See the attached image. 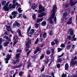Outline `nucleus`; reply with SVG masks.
<instances>
[{
	"instance_id": "51",
	"label": "nucleus",
	"mask_w": 77,
	"mask_h": 77,
	"mask_svg": "<svg viewBox=\"0 0 77 77\" xmlns=\"http://www.w3.org/2000/svg\"><path fill=\"white\" fill-rule=\"evenodd\" d=\"M60 47H62V48H63V47H65V45H64V44H62L61 45H60Z\"/></svg>"
},
{
	"instance_id": "38",
	"label": "nucleus",
	"mask_w": 77,
	"mask_h": 77,
	"mask_svg": "<svg viewBox=\"0 0 77 77\" xmlns=\"http://www.w3.org/2000/svg\"><path fill=\"white\" fill-rule=\"evenodd\" d=\"M49 62V60L47 59L46 61H45L44 62L45 64H46V65H47V63H48V62Z\"/></svg>"
},
{
	"instance_id": "15",
	"label": "nucleus",
	"mask_w": 77,
	"mask_h": 77,
	"mask_svg": "<svg viewBox=\"0 0 77 77\" xmlns=\"http://www.w3.org/2000/svg\"><path fill=\"white\" fill-rule=\"evenodd\" d=\"M54 41L55 44H56L57 45H59V41H58L57 39L55 38L54 39Z\"/></svg>"
},
{
	"instance_id": "31",
	"label": "nucleus",
	"mask_w": 77,
	"mask_h": 77,
	"mask_svg": "<svg viewBox=\"0 0 77 77\" xmlns=\"http://www.w3.org/2000/svg\"><path fill=\"white\" fill-rule=\"evenodd\" d=\"M44 54H42V55L40 56V60H42V59L44 58Z\"/></svg>"
},
{
	"instance_id": "58",
	"label": "nucleus",
	"mask_w": 77,
	"mask_h": 77,
	"mask_svg": "<svg viewBox=\"0 0 77 77\" xmlns=\"http://www.w3.org/2000/svg\"><path fill=\"white\" fill-rule=\"evenodd\" d=\"M4 45L5 47H7V46H8V45L6 44V43H4Z\"/></svg>"
},
{
	"instance_id": "2",
	"label": "nucleus",
	"mask_w": 77,
	"mask_h": 77,
	"mask_svg": "<svg viewBox=\"0 0 77 77\" xmlns=\"http://www.w3.org/2000/svg\"><path fill=\"white\" fill-rule=\"evenodd\" d=\"M77 59V56H75L74 58L71 59L70 62V66L72 67H74L77 63V61L75 60Z\"/></svg>"
},
{
	"instance_id": "36",
	"label": "nucleus",
	"mask_w": 77,
	"mask_h": 77,
	"mask_svg": "<svg viewBox=\"0 0 77 77\" xmlns=\"http://www.w3.org/2000/svg\"><path fill=\"white\" fill-rule=\"evenodd\" d=\"M46 53L47 54H50L51 53V51L48 50L47 51Z\"/></svg>"
},
{
	"instance_id": "34",
	"label": "nucleus",
	"mask_w": 77,
	"mask_h": 77,
	"mask_svg": "<svg viewBox=\"0 0 77 77\" xmlns=\"http://www.w3.org/2000/svg\"><path fill=\"white\" fill-rule=\"evenodd\" d=\"M32 17L33 20H35L36 19V15L35 14H33L32 15Z\"/></svg>"
},
{
	"instance_id": "33",
	"label": "nucleus",
	"mask_w": 77,
	"mask_h": 77,
	"mask_svg": "<svg viewBox=\"0 0 77 77\" xmlns=\"http://www.w3.org/2000/svg\"><path fill=\"white\" fill-rule=\"evenodd\" d=\"M39 42V38H37L35 42V44H37Z\"/></svg>"
},
{
	"instance_id": "3",
	"label": "nucleus",
	"mask_w": 77,
	"mask_h": 77,
	"mask_svg": "<svg viewBox=\"0 0 77 77\" xmlns=\"http://www.w3.org/2000/svg\"><path fill=\"white\" fill-rule=\"evenodd\" d=\"M16 57L15 58V60L16 61H15V60H14L12 61V63L13 64H16L17 63V62H19V57H20V54L17 53L16 54Z\"/></svg>"
},
{
	"instance_id": "35",
	"label": "nucleus",
	"mask_w": 77,
	"mask_h": 77,
	"mask_svg": "<svg viewBox=\"0 0 77 77\" xmlns=\"http://www.w3.org/2000/svg\"><path fill=\"white\" fill-rule=\"evenodd\" d=\"M57 50L58 51V52H60V51H62V50H63V49L62 48H57Z\"/></svg>"
},
{
	"instance_id": "56",
	"label": "nucleus",
	"mask_w": 77,
	"mask_h": 77,
	"mask_svg": "<svg viewBox=\"0 0 77 77\" xmlns=\"http://www.w3.org/2000/svg\"><path fill=\"white\" fill-rule=\"evenodd\" d=\"M30 29H31V26H30L29 28L28 31H27V33H29V30Z\"/></svg>"
},
{
	"instance_id": "22",
	"label": "nucleus",
	"mask_w": 77,
	"mask_h": 77,
	"mask_svg": "<svg viewBox=\"0 0 77 77\" xmlns=\"http://www.w3.org/2000/svg\"><path fill=\"white\" fill-rule=\"evenodd\" d=\"M36 50L38 51H40L39 53H41V48H39L38 47H37V48L36 49Z\"/></svg>"
},
{
	"instance_id": "55",
	"label": "nucleus",
	"mask_w": 77,
	"mask_h": 77,
	"mask_svg": "<svg viewBox=\"0 0 77 77\" xmlns=\"http://www.w3.org/2000/svg\"><path fill=\"white\" fill-rule=\"evenodd\" d=\"M64 54V53L63 52V53L61 55L58 56V57H62L63 56Z\"/></svg>"
},
{
	"instance_id": "60",
	"label": "nucleus",
	"mask_w": 77,
	"mask_h": 77,
	"mask_svg": "<svg viewBox=\"0 0 77 77\" xmlns=\"http://www.w3.org/2000/svg\"><path fill=\"white\" fill-rule=\"evenodd\" d=\"M18 67H17V66H14L13 67V69H15V68H17Z\"/></svg>"
},
{
	"instance_id": "21",
	"label": "nucleus",
	"mask_w": 77,
	"mask_h": 77,
	"mask_svg": "<svg viewBox=\"0 0 77 77\" xmlns=\"http://www.w3.org/2000/svg\"><path fill=\"white\" fill-rule=\"evenodd\" d=\"M24 74V72H20L19 73V75H20V77H21V76H22V75Z\"/></svg>"
},
{
	"instance_id": "10",
	"label": "nucleus",
	"mask_w": 77,
	"mask_h": 77,
	"mask_svg": "<svg viewBox=\"0 0 77 77\" xmlns=\"http://www.w3.org/2000/svg\"><path fill=\"white\" fill-rule=\"evenodd\" d=\"M30 42H31V40H29L28 42H26L25 45L27 48H29L30 47L29 46V44H30Z\"/></svg>"
},
{
	"instance_id": "12",
	"label": "nucleus",
	"mask_w": 77,
	"mask_h": 77,
	"mask_svg": "<svg viewBox=\"0 0 77 77\" xmlns=\"http://www.w3.org/2000/svg\"><path fill=\"white\" fill-rule=\"evenodd\" d=\"M4 38L6 39L7 41H9L10 42L11 41V38H9L7 36H4Z\"/></svg>"
},
{
	"instance_id": "57",
	"label": "nucleus",
	"mask_w": 77,
	"mask_h": 77,
	"mask_svg": "<svg viewBox=\"0 0 77 77\" xmlns=\"http://www.w3.org/2000/svg\"><path fill=\"white\" fill-rule=\"evenodd\" d=\"M19 36H21V37H23V36L22 35V34H21V33L20 32V33H19Z\"/></svg>"
},
{
	"instance_id": "50",
	"label": "nucleus",
	"mask_w": 77,
	"mask_h": 77,
	"mask_svg": "<svg viewBox=\"0 0 77 77\" xmlns=\"http://www.w3.org/2000/svg\"><path fill=\"white\" fill-rule=\"evenodd\" d=\"M61 59L60 58H59L57 60V62H61Z\"/></svg>"
},
{
	"instance_id": "45",
	"label": "nucleus",
	"mask_w": 77,
	"mask_h": 77,
	"mask_svg": "<svg viewBox=\"0 0 77 77\" xmlns=\"http://www.w3.org/2000/svg\"><path fill=\"white\" fill-rule=\"evenodd\" d=\"M23 66V64H20L19 65L17 66V68H20V67H21Z\"/></svg>"
},
{
	"instance_id": "37",
	"label": "nucleus",
	"mask_w": 77,
	"mask_h": 77,
	"mask_svg": "<svg viewBox=\"0 0 77 77\" xmlns=\"http://www.w3.org/2000/svg\"><path fill=\"white\" fill-rule=\"evenodd\" d=\"M55 44L56 43H55V42H54L52 41L51 42V45L52 46H54V45H55Z\"/></svg>"
},
{
	"instance_id": "43",
	"label": "nucleus",
	"mask_w": 77,
	"mask_h": 77,
	"mask_svg": "<svg viewBox=\"0 0 77 77\" xmlns=\"http://www.w3.org/2000/svg\"><path fill=\"white\" fill-rule=\"evenodd\" d=\"M5 63H8V62H9L8 60H8V59L7 58H5Z\"/></svg>"
},
{
	"instance_id": "30",
	"label": "nucleus",
	"mask_w": 77,
	"mask_h": 77,
	"mask_svg": "<svg viewBox=\"0 0 77 77\" xmlns=\"http://www.w3.org/2000/svg\"><path fill=\"white\" fill-rule=\"evenodd\" d=\"M34 25L35 26V28H38V27L40 26L37 23L35 24Z\"/></svg>"
},
{
	"instance_id": "63",
	"label": "nucleus",
	"mask_w": 77,
	"mask_h": 77,
	"mask_svg": "<svg viewBox=\"0 0 77 77\" xmlns=\"http://www.w3.org/2000/svg\"><path fill=\"white\" fill-rule=\"evenodd\" d=\"M72 39L74 41H76V38H75V37H72Z\"/></svg>"
},
{
	"instance_id": "16",
	"label": "nucleus",
	"mask_w": 77,
	"mask_h": 77,
	"mask_svg": "<svg viewBox=\"0 0 77 77\" xmlns=\"http://www.w3.org/2000/svg\"><path fill=\"white\" fill-rule=\"evenodd\" d=\"M44 15H45V13L43 12L41 13L40 14H38V17H42Z\"/></svg>"
},
{
	"instance_id": "32",
	"label": "nucleus",
	"mask_w": 77,
	"mask_h": 77,
	"mask_svg": "<svg viewBox=\"0 0 77 77\" xmlns=\"http://www.w3.org/2000/svg\"><path fill=\"white\" fill-rule=\"evenodd\" d=\"M47 36V33L45 32L43 35V38H45Z\"/></svg>"
},
{
	"instance_id": "39",
	"label": "nucleus",
	"mask_w": 77,
	"mask_h": 77,
	"mask_svg": "<svg viewBox=\"0 0 77 77\" xmlns=\"http://www.w3.org/2000/svg\"><path fill=\"white\" fill-rule=\"evenodd\" d=\"M8 8L9 9H12V4H10L9 5L8 7Z\"/></svg>"
},
{
	"instance_id": "48",
	"label": "nucleus",
	"mask_w": 77,
	"mask_h": 77,
	"mask_svg": "<svg viewBox=\"0 0 77 77\" xmlns=\"http://www.w3.org/2000/svg\"><path fill=\"white\" fill-rule=\"evenodd\" d=\"M51 51L52 53H54V49L52 48L51 49Z\"/></svg>"
},
{
	"instance_id": "20",
	"label": "nucleus",
	"mask_w": 77,
	"mask_h": 77,
	"mask_svg": "<svg viewBox=\"0 0 77 77\" xmlns=\"http://www.w3.org/2000/svg\"><path fill=\"white\" fill-rule=\"evenodd\" d=\"M15 23L16 26H17V27H19V26H20V24L17 22H15Z\"/></svg>"
},
{
	"instance_id": "28",
	"label": "nucleus",
	"mask_w": 77,
	"mask_h": 77,
	"mask_svg": "<svg viewBox=\"0 0 77 77\" xmlns=\"http://www.w3.org/2000/svg\"><path fill=\"white\" fill-rule=\"evenodd\" d=\"M67 15V13L65 12L63 14V18H66V17Z\"/></svg>"
},
{
	"instance_id": "9",
	"label": "nucleus",
	"mask_w": 77,
	"mask_h": 77,
	"mask_svg": "<svg viewBox=\"0 0 77 77\" xmlns=\"http://www.w3.org/2000/svg\"><path fill=\"white\" fill-rule=\"evenodd\" d=\"M11 14L13 16V18H15L17 16V15L18 14V12L16 11H13L12 13Z\"/></svg>"
},
{
	"instance_id": "49",
	"label": "nucleus",
	"mask_w": 77,
	"mask_h": 77,
	"mask_svg": "<svg viewBox=\"0 0 77 77\" xmlns=\"http://www.w3.org/2000/svg\"><path fill=\"white\" fill-rule=\"evenodd\" d=\"M12 9H14L15 8V5L13 4L12 6Z\"/></svg>"
},
{
	"instance_id": "25",
	"label": "nucleus",
	"mask_w": 77,
	"mask_h": 77,
	"mask_svg": "<svg viewBox=\"0 0 77 77\" xmlns=\"http://www.w3.org/2000/svg\"><path fill=\"white\" fill-rule=\"evenodd\" d=\"M11 55L8 54L7 56V58L6 59H7L8 60H9L10 59V58H11Z\"/></svg>"
},
{
	"instance_id": "17",
	"label": "nucleus",
	"mask_w": 77,
	"mask_h": 77,
	"mask_svg": "<svg viewBox=\"0 0 77 77\" xmlns=\"http://www.w3.org/2000/svg\"><path fill=\"white\" fill-rule=\"evenodd\" d=\"M69 68V66H68V64L66 63L65 65V70H67Z\"/></svg>"
},
{
	"instance_id": "18",
	"label": "nucleus",
	"mask_w": 77,
	"mask_h": 77,
	"mask_svg": "<svg viewBox=\"0 0 77 77\" xmlns=\"http://www.w3.org/2000/svg\"><path fill=\"white\" fill-rule=\"evenodd\" d=\"M35 32V30L34 29H32L30 30L29 34L30 35H33V33Z\"/></svg>"
},
{
	"instance_id": "40",
	"label": "nucleus",
	"mask_w": 77,
	"mask_h": 77,
	"mask_svg": "<svg viewBox=\"0 0 77 77\" xmlns=\"http://www.w3.org/2000/svg\"><path fill=\"white\" fill-rule=\"evenodd\" d=\"M70 47H71V45H68L67 46L66 49H67V50H69V49L70 48Z\"/></svg>"
},
{
	"instance_id": "59",
	"label": "nucleus",
	"mask_w": 77,
	"mask_h": 77,
	"mask_svg": "<svg viewBox=\"0 0 77 77\" xmlns=\"http://www.w3.org/2000/svg\"><path fill=\"white\" fill-rule=\"evenodd\" d=\"M75 45H72V48H73V49H74V48H75Z\"/></svg>"
},
{
	"instance_id": "1",
	"label": "nucleus",
	"mask_w": 77,
	"mask_h": 77,
	"mask_svg": "<svg viewBox=\"0 0 77 77\" xmlns=\"http://www.w3.org/2000/svg\"><path fill=\"white\" fill-rule=\"evenodd\" d=\"M56 9H57V7L56 5H54L53 6V8L52 10V12H53V13L51 16V18H52V19H54V21H56L57 20V19H56V17L55 16L54 17V16H55V13H56Z\"/></svg>"
},
{
	"instance_id": "23",
	"label": "nucleus",
	"mask_w": 77,
	"mask_h": 77,
	"mask_svg": "<svg viewBox=\"0 0 77 77\" xmlns=\"http://www.w3.org/2000/svg\"><path fill=\"white\" fill-rule=\"evenodd\" d=\"M1 3L2 6L5 5L6 3V1H4L2 2Z\"/></svg>"
},
{
	"instance_id": "8",
	"label": "nucleus",
	"mask_w": 77,
	"mask_h": 77,
	"mask_svg": "<svg viewBox=\"0 0 77 77\" xmlns=\"http://www.w3.org/2000/svg\"><path fill=\"white\" fill-rule=\"evenodd\" d=\"M72 17L69 18L68 21L67 22V24H71L72 23Z\"/></svg>"
},
{
	"instance_id": "19",
	"label": "nucleus",
	"mask_w": 77,
	"mask_h": 77,
	"mask_svg": "<svg viewBox=\"0 0 77 77\" xmlns=\"http://www.w3.org/2000/svg\"><path fill=\"white\" fill-rule=\"evenodd\" d=\"M52 58L53 59H51V61L50 63L48 65V66H50L51 65V64L52 63V62H54V57H52Z\"/></svg>"
},
{
	"instance_id": "44",
	"label": "nucleus",
	"mask_w": 77,
	"mask_h": 77,
	"mask_svg": "<svg viewBox=\"0 0 77 77\" xmlns=\"http://www.w3.org/2000/svg\"><path fill=\"white\" fill-rule=\"evenodd\" d=\"M66 13H68L69 14L70 13V10L69 9H67L66 10Z\"/></svg>"
},
{
	"instance_id": "7",
	"label": "nucleus",
	"mask_w": 77,
	"mask_h": 77,
	"mask_svg": "<svg viewBox=\"0 0 77 77\" xmlns=\"http://www.w3.org/2000/svg\"><path fill=\"white\" fill-rule=\"evenodd\" d=\"M18 12H19V16L17 17V18H20L21 17V16L23 15L22 14H20L21 13V12L23 11V10H21V8H19L17 10Z\"/></svg>"
},
{
	"instance_id": "6",
	"label": "nucleus",
	"mask_w": 77,
	"mask_h": 77,
	"mask_svg": "<svg viewBox=\"0 0 77 77\" xmlns=\"http://www.w3.org/2000/svg\"><path fill=\"white\" fill-rule=\"evenodd\" d=\"M39 9L40 10H39L38 13H41V12L42 11H43V12L44 11V8L42 7V5H39Z\"/></svg>"
},
{
	"instance_id": "29",
	"label": "nucleus",
	"mask_w": 77,
	"mask_h": 77,
	"mask_svg": "<svg viewBox=\"0 0 77 77\" xmlns=\"http://www.w3.org/2000/svg\"><path fill=\"white\" fill-rule=\"evenodd\" d=\"M43 20L42 18H41L40 19H37V23H39L40 21H42Z\"/></svg>"
},
{
	"instance_id": "42",
	"label": "nucleus",
	"mask_w": 77,
	"mask_h": 77,
	"mask_svg": "<svg viewBox=\"0 0 77 77\" xmlns=\"http://www.w3.org/2000/svg\"><path fill=\"white\" fill-rule=\"evenodd\" d=\"M67 38L69 39V40H71V39H72V38L70 35H69L67 36Z\"/></svg>"
},
{
	"instance_id": "64",
	"label": "nucleus",
	"mask_w": 77,
	"mask_h": 77,
	"mask_svg": "<svg viewBox=\"0 0 77 77\" xmlns=\"http://www.w3.org/2000/svg\"><path fill=\"white\" fill-rule=\"evenodd\" d=\"M51 75L52 76V77H54V73L53 72L51 73Z\"/></svg>"
},
{
	"instance_id": "46",
	"label": "nucleus",
	"mask_w": 77,
	"mask_h": 77,
	"mask_svg": "<svg viewBox=\"0 0 77 77\" xmlns=\"http://www.w3.org/2000/svg\"><path fill=\"white\" fill-rule=\"evenodd\" d=\"M62 77H66V74H65L63 73V74L62 75Z\"/></svg>"
},
{
	"instance_id": "41",
	"label": "nucleus",
	"mask_w": 77,
	"mask_h": 77,
	"mask_svg": "<svg viewBox=\"0 0 77 77\" xmlns=\"http://www.w3.org/2000/svg\"><path fill=\"white\" fill-rule=\"evenodd\" d=\"M44 68H45V66H44V65L43 66V68L41 70V72H42V71H44Z\"/></svg>"
},
{
	"instance_id": "61",
	"label": "nucleus",
	"mask_w": 77,
	"mask_h": 77,
	"mask_svg": "<svg viewBox=\"0 0 77 77\" xmlns=\"http://www.w3.org/2000/svg\"><path fill=\"white\" fill-rule=\"evenodd\" d=\"M32 9L33 10H35V6L34 5H33L32 7Z\"/></svg>"
},
{
	"instance_id": "47",
	"label": "nucleus",
	"mask_w": 77,
	"mask_h": 77,
	"mask_svg": "<svg viewBox=\"0 0 77 77\" xmlns=\"http://www.w3.org/2000/svg\"><path fill=\"white\" fill-rule=\"evenodd\" d=\"M49 22L51 23V24H52V23H53V21L52 19H50Z\"/></svg>"
},
{
	"instance_id": "26",
	"label": "nucleus",
	"mask_w": 77,
	"mask_h": 77,
	"mask_svg": "<svg viewBox=\"0 0 77 77\" xmlns=\"http://www.w3.org/2000/svg\"><path fill=\"white\" fill-rule=\"evenodd\" d=\"M46 24V22L45 21H44L42 22V25L43 26H45V25Z\"/></svg>"
},
{
	"instance_id": "4",
	"label": "nucleus",
	"mask_w": 77,
	"mask_h": 77,
	"mask_svg": "<svg viewBox=\"0 0 77 77\" xmlns=\"http://www.w3.org/2000/svg\"><path fill=\"white\" fill-rule=\"evenodd\" d=\"M10 3V2H8L4 6L3 8V10H4L5 11H9V9L8 8V5Z\"/></svg>"
},
{
	"instance_id": "62",
	"label": "nucleus",
	"mask_w": 77,
	"mask_h": 77,
	"mask_svg": "<svg viewBox=\"0 0 77 77\" xmlns=\"http://www.w3.org/2000/svg\"><path fill=\"white\" fill-rule=\"evenodd\" d=\"M68 6H69V4H67L65 6V8H68Z\"/></svg>"
},
{
	"instance_id": "52",
	"label": "nucleus",
	"mask_w": 77,
	"mask_h": 77,
	"mask_svg": "<svg viewBox=\"0 0 77 77\" xmlns=\"http://www.w3.org/2000/svg\"><path fill=\"white\" fill-rule=\"evenodd\" d=\"M3 41V38H0V45L2 44V42Z\"/></svg>"
},
{
	"instance_id": "11",
	"label": "nucleus",
	"mask_w": 77,
	"mask_h": 77,
	"mask_svg": "<svg viewBox=\"0 0 77 77\" xmlns=\"http://www.w3.org/2000/svg\"><path fill=\"white\" fill-rule=\"evenodd\" d=\"M77 2H76L74 3L73 1H70V6H74L75 4H77Z\"/></svg>"
},
{
	"instance_id": "54",
	"label": "nucleus",
	"mask_w": 77,
	"mask_h": 77,
	"mask_svg": "<svg viewBox=\"0 0 77 77\" xmlns=\"http://www.w3.org/2000/svg\"><path fill=\"white\" fill-rule=\"evenodd\" d=\"M17 32L18 33V34H19V33H21V30H20V29H18Z\"/></svg>"
},
{
	"instance_id": "24",
	"label": "nucleus",
	"mask_w": 77,
	"mask_h": 77,
	"mask_svg": "<svg viewBox=\"0 0 77 77\" xmlns=\"http://www.w3.org/2000/svg\"><path fill=\"white\" fill-rule=\"evenodd\" d=\"M28 65L27 66V68H29V67L30 66H31V63L30 62H29L28 63Z\"/></svg>"
},
{
	"instance_id": "53",
	"label": "nucleus",
	"mask_w": 77,
	"mask_h": 77,
	"mask_svg": "<svg viewBox=\"0 0 77 77\" xmlns=\"http://www.w3.org/2000/svg\"><path fill=\"white\" fill-rule=\"evenodd\" d=\"M57 68H60V64H58L57 65H56Z\"/></svg>"
},
{
	"instance_id": "27",
	"label": "nucleus",
	"mask_w": 77,
	"mask_h": 77,
	"mask_svg": "<svg viewBox=\"0 0 77 77\" xmlns=\"http://www.w3.org/2000/svg\"><path fill=\"white\" fill-rule=\"evenodd\" d=\"M49 35H51V36H52V35H54V32L53 31H51L49 33Z\"/></svg>"
},
{
	"instance_id": "13",
	"label": "nucleus",
	"mask_w": 77,
	"mask_h": 77,
	"mask_svg": "<svg viewBox=\"0 0 77 77\" xmlns=\"http://www.w3.org/2000/svg\"><path fill=\"white\" fill-rule=\"evenodd\" d=\"M6 29L8 32H10L11 30V26H6Z\"/></svg>"
},
{
	"instance_id": "14",
	"label": "nucleus",
	"mask_w": 77,
	"mask_h": 77,
	"mask_svg": "<svg viewBox=\"0 0 77 77\" xmlns=\"http://www.w3.org/2000/svg\"><path fill=\"white\" fill-rule=\"evenodd\" d=\"M73 30L72 29H70L69 31V33L70 35H73Z\"/></svg>"
},
{
	"instance_id": "5",
	"label": "nucleus",
	"mask_w": 77,
	"mask_h": 77,
	"mask_svg": "<svg viewBox=\"0 0 77 77\" xmlns=\"http://www.w3.org/2000/svg\"><path fill=\"white\" fill-rule=\"evenodd\" d=\"M18 38L16 36H14L13 38V40L14 41V42L13 44V46H14L17 43L18 41Z\"/></svg>"
}]
</instances>
